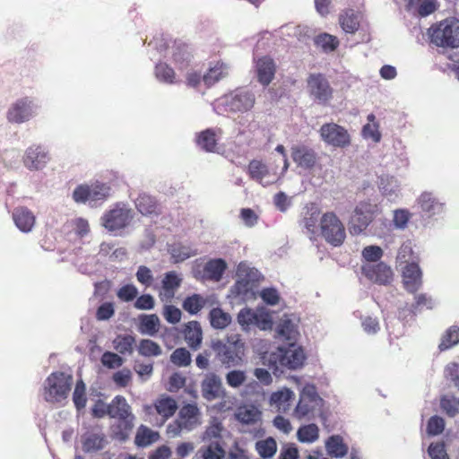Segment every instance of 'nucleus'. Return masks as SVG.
<instances>
[{"instance_id": "412c9836", "label": "nucleus", "mask_w": 459, "mask_h": 459, "mask_svg": "<svg viewBox=\"0 0 459 459\" xmlns=\"http://www.w3.org/2000/svg\"><path fill=\"white\" fill-rule=\"evenodd\" d=\"M48 160V153L40 146H31L26 151L23 162L29 169L38 170L43 169Z\"/></svg>"}, {"instance_id": "423d86ee", "label": "nucleus", "mask_w": 459, "mask_h": 459, "mask_svg": "<svg viewBox=\"0 0 459 459\" xmlns=\"http://www.w3.org/2000/svg\"><path fill=\"white\" fill-rule=\"evenodd\" d=\"M320 233L333 247L341 246L346 238L345 228L333 212H327L320 218Z\"/></svg>"}, {"instance_id": "0eeeda50", "label": "nucleus", "mask_w": 459, "mask_h": 459, "mask_svg": "<svg viewBox=\"0 0 459 459\" xmlns=\"http://www.w3.org/2000/svg\"><path fill=\"white\" fill-rule=\"evenodd\" d=\"M307 88L310 98L319 105L327 106L333 98V89L326 76L321 73L308 75Z\"/></svg>"}, {"instance_id": "79ce46f5", "label": "nucleus", "mask_w": 459, "mask_h": 459, "mask_svg": "<svg viewBox=\"0 0 459 459\" xmlns=\"http://www.w3.org/2000/svg\"><path fill=\"white\" fill-rule=\"evenodd\" d=\"M255 450L263 459H271L277 452V443L273 437H266L255 443Z\"/></svg>"}, {"instance_id": "6ab92c4d", "label": "nucleus", "mask_w": 459, "mask_h": 459, "mask_svg": "<svg viewBox=\"0 0 459 459\" xmlns=\"http://www.w3.org/2000/svg\"><path fill=\"white\" fill-rule=\"evenodd\" d=\"M422 273L416 262L405 265L403 270V282L410 293H415L422 284Z\"/></svg>"}, {"instance_id": "a19ab883", "label": "nucleus", "mask_w": 459, "mask_h": 459, "mask_svg": "<svg viewBox=\"0 0 459 459\" xmlns=\"http://www.w3.org/2000/svg\"><path fill=\"white\" fill-rule=\"evenodd\" d=\"M421 210L429 216L442 210L443 204L439 203L431 193H423L419 198Z\"/></svg>"}, {"instance_id": "4c0bfd02", "label": "nucleus", "mask_w": 459, "mask_h": 459, "mask_svg": "<svg viewBox=\"0 0 459 459\" xmlns=\"http://www.w3.org/2000/svg\"><path fill=\"white\" fill-rule=\"evenodd\" d=\"M196 455L201 459H224L226 451L218 441H215L201 446Z\"/></svg>"}, {"instance_id": "864d4df0", "label": "nucleus", "mask_w": 459, "mask_h": 459, "mask_svg": "<svg viewBox=\"0 0 459 459\" xmlns=\"http://www.w3.org/2000/svg\"><path fill=\"white\" fill-rule=\"evenodd\" d=\"M170 361L178 367H187L191 364V354L186 348H177L170 355Z\"/></svg>"}, {"instance_id": "052dcab7", "label": "nucleus", "mask_w": 459, "mask_h": 459, "mask_svg": "<svg viewBox=\"0 0 459 459\" xmlns=\"http://www.w3.org/2000/svg\"><path fill=\"white\" fill-rule=\"evenodd\" d=\"M223 76V65L221 64L209 69V71L203 76V81L206 86L210 87Z\"/></svg>"}, {"instance_id": "bf43d9fd", "label": "nucleus", "mask_w": 459, "mask_h": 459, "mask_svg": "<svg viewBox=\"0 0 459 459\" xmlns=\"http://www.w3.org/2000/svg\"><path fill=\"white\" fill-rule=\"evenodd\" d=\"M172 59L179 69H183L189 65V54L186 49V46H178L173 52Z\"/></svg>"}, {"instance_id": "a18cd8bd", "label": "nucleus", "mask_w": 459, "mask_h": 459, "mask_svg": "<svg viewBox=\"0 0 459 459\" xmlns=\"http://www.w3.org/2000/svg\"><path fill=\"white\" fill-rule=\"evenodd\" d=\"M457 343H459V326L452 325L442 335L438 348L440 351H446Z\"/></svg>"}, {"instance_id": "338daca9", "label": "nucleus", "mask_w": 459, "mask_h": 459, "mask_svg": "<svg viewBox=\"0 0 459 459\" xmlns=\"http://www.w3.org/2000/svg\"><path fill=\"white\" fill-rule=\"evenodd\" d=\"M411 217V212L406 209H398L394 212V224L398 229H404Z\"/></svg>"}, {"instance_id": "4468645a", "label": "nucleus", "mask_w": 459, "mask_h": 459, "mask_svg": "<svg viewBox=\"0 0 459 459\" xmlns=\"http://www.w3.org/2000/svg\"><path fill=\"white\" fill-rule=\"evenodd\" d=\"M177 410L178 403L176 400L167 394L160 395L152 404H146L143 407V411L146 414H158L161 419V425L170 419L176 413Z\"/></svg>"}, {"instance_id": "39448f33", "label": "nucleus", "mask_w": 459, "mask_h": 459, "mask_svg": "<svg viewBox=\"0 0 459 459\" xmlns=\"http://www.w3.org/2000/svg\"><path fill=\"white\" fill-rule=\"evenodd\" d=\"M238 280L233 286V291L242 299H250L255 295L261 274L258 270L249 267L245 263H240L237 268Z\"/></svg>"}, {"instance_id": "09e8293b", "label": "nucleus", "mask_w": 459, "mask_h": 459, "mask_svg": "<svg viewBox=\"0 0 459 459\" xmlns=\"http://www.w3.org/2000/svg\"><path fill=\"white\" fill-rule=\"evenodd\" d=\"M209 316L212 326L216 329H223L231 322L230 316L219 307L212 308Z\"/></svg>"}, {"instance_id": "5fc2aeb1", "label": "nucleus", "mask_w": 459, "mask_h": 459, "mask_svg": "<svg viewBox=\"0 0 459 459\" xmlns=\"http://www.w3.org/2000/svg\"><path fill=\"white\" fill-rule=\"evenodd\" d=\"M316 44L322 47L325 51H334L339 46L337 37L328 34L321 33L316 38Z\"/></svg>"}, {"instance_id": "c03bdc74", "label": "nucleus", "mask_w": 459, "mask_h": 459, "mask_svg": "<svg viewBox=\"0 0 459 459\" xmlns=\"http://www.w3.org/2000/svg\"><path fill=\"white\" fill-rule=\"evenodd\" d=\"M206 305V299L200 294H193L187 296L183 303L182 307L184 310L191 315H196L199 313L204 307Z\"/></svg>"}, {"instance_id": "7ed1b4c3", "label": "nucleus", "mask_w": 459, "mask_h": 459, "mask_svg": "<svg viewBox=\"0 0 459 459\" xmlns=\"http://www.w3.org/2000/svg\"><path fill=\"white\" fill-rule=\"evenodd\" d=\"M221 362L227 368L237 367L243 361L245 346L238 335L228 337L225 342L217 341L212 343Z\"/></svg>"}, {"instance_id": "aec40b11", "label": "nucleus", "mask_w": 459, "mask_h": 459, "mask_svg": "<svg viewBox=\"0 0 459 459\" xmlns=\"http://www.w3.org/2000/svg\"><path fill=\"white\" fill-rule=\"evenodd\" d=\"M182 283V278L175 271L168 272L161 281V291L159 296L162 301H170Z\"/></svg>"}, {"instance_id": "4d7b16f0", "label": "nucleus", "mask_w": 459, "mask_h": 459, "mask_svg": "<svg viewBox=\"0 0 459 459\" xmlns=\"http://www.w3.org/2000/svg\"><path fill=\"white\" fill-rule=\"evenodd\" d=\"M413 249L410 241L403 243L399 250L396 256V260L399 264H411L413 261Z\"/></svg>"}, {"instance_id": "680f3d73", "label": "nucleus", "mask_w": 459, "mask_h": 459, "mask_svg": "<svg viewBox=\"0 0 459 459\" xmlns=\"http://www.w3.org/2000/svg\"><path fill=\"white\" fill-rule=\"evenodd\" d=\"M162 316L168 323L175 325L181 320L182 312L173 305H165L163 307Z\"/></svg>"}, {"instance_id": "cd10ccee", "label": "nucleus", "mask_w": 459, "mask_h": 459, "mask_svg": "<svg viewBox=\"0 0 459 459\" xmlns=\"http://www.w3.org/2000/svg\"><path fill=\"white\" fill-rule=\"evenodd\" d=\"M339 24L342 30L346 33L355 34L360 25V13L348 8L339 14Z\"/></svg>"}, {"instance_id": "de8ad7c7", "label": "nucleus", "mask_w": 459, "mask_h": 459, "mask_svg": "<svg viewBox=\"0 0 459 459\" xmlns=\"http://www.w3.org/2000/svg\"><path fill=\"white\" fill-rule=\"evenodd\" d=\"M297 436L300 442L313 443L319 437V429L314 423L304 425L298 429Z\"/></svg>"}, {"instance_id": "dca6fc26", "label": "nucleus", "mask_w": 459, "mask_h": 459, "mask_svg": "<svg viewBox=\"0 0 459 459\" xmlns=\"http://www.w3.org/2000/svg\"><path fill=\"white\" fill-rule=\"evenodd\" d=\"M290 152L291 159L299 168L311 170L315 169L318 163L316 152L306 144L293 145L290 148Z\"/></svg>"}, {"instance_id": "b1692460", "label": "nucleus", "mask_w": 459, "mask_h": 459, "mask_svg": "<svg viewBox=\"0 0 459 459\" xmlns=\"http://www.w3.org/2000/svg\"><path fill=\"white\" fill-rule=\"evenodd\" d=\"M13 219L16 227L22 232L31 231L36 222V217L27 207H17L13 212Z\"/></svg>"}, {"instance_id": "6e6552de", "label": "nucleus", "mask_w": 459, "mask_h": 459, "mask_svg": "<svg viewBox=\"0 0 459 459\" xmlns=\"http://www.w3.org/2000/svg\"><path fill=\"white\" fill-rule=\"evenodd\" d=\"M319 134L325 143L334 148L344 149L350 146L351 143L348 130L333 122L322 125Z\"/></svg>"}, {"instance_id": "0e129e2a", "label": "nucleus", "mask_w": 459, "mask_h": 459, "mask_svg": "<svg viewBox=\"0 0 459 459\" xmlns=\"http://www.w3.org/2000/svg\"><path fill=\"white\" fill-rule=\"evenodd\" d=\"M246 378L247 377L245 372L241 370H232L226 375L227 384L233 388L242 385L246 381Z\"/></svg>"}, {"instance_id": "f3484780", "label": "nucleus", "mask_w": 459, "mask_h": 459, "mask_svg": "<svg viewBox=\"0 0 459 459\" xmlns=\"http://www.w3.org/2000/svg\"><path fill=\"white\" fill-rule=\"evenodd\" d=\"M361 271L367 279L379 285H388L394 278L391 267L383 262L376 264H363Z\"/></svg>"}, {"instance_id": "20e7f679", "label": "nucleus", "mask_w": 459, "mask_h": 459, "mask_svg": "<svg viewBox=\"0 0 459 459\" xmlns=\"http://www.w3.org/2000/svg\"><path fill=\"white\" fill-rule=\"evenodd\" d=\"M71 385V376L63 372H53L45 381L44 399L48 403H59L68 396Z\"/></svg>"}, {"instance_id": "69168bd1", "label": "nucleus", "mask_w": 459, "mask_h": 459, "mask_svg": "<svg viewBox=\"0 0 459 459\" xmlns=\"http://www.w3.org/2000/svg\"><path fill=\"white\" fill-rule=\"evenodd\" d=\"M123 362L124 360L119 355L110 351L104 352L101 357V363L108 368H119Z\"/></svg>"}, {"instance_id": "f03ea898", "label": "nucleus", "mask_w": 459, "mask_h": 459, "mask_svg": "<svg viewBox=\"0 0 459 459\" xmlns=\"http://www.w3.org/2000/svg\"><path fill=\"white\" fill-rule=\"evenodd\" d=\"M202 424V414L195 403L184 404L177 418L166 428L169 437L181 436L183 431L190 432Z\"/></svg>"}, {"instance_id": "bb28decb", "label": "nucleus", "mask_w": 459, "mask_h": 459, "mask_svg": "<svg viewBox=\"0 0 459 459\" xmlns=\"http://www.w3.org/2000/svg\"><path fill=\"white\" fill-rule=\"evenodd\" d=\"M183 334L185 341L192 350L200 348L203 341V330L198 321L193 320L185 324Z\"/></svg>"}, {"instance_id": "f704fd0d", "label": "nucleus", "mask_w": 459, "mask_h": 459, "mask_svg": "<svg viewBox=\"0 0 459 459\" xmlns=\"http://www.w3.org/2000/svg\"><path fill=\"white\" fill-rule=\"evenodd\" d=\"M169 253L174 264L184 262L185 260L197 255V251L189 245H184L181 242H176L169 246Z\"/></svg>"}, {"instance_id": "1a4fd4ad", "label": "nucleus", "mask_w": 459, "mask_h": 459, "mask_svg": "<svg viewBox=\"0 0 459 459\" xmlns=\"http://www.w3.org/2000/svg\"><path fill=\"white\" fill-rule=\"evenodd\" d=\"M321 399L314 385H306L299 395V401L294 409L293 415L298 420L313 419Z\"/></svg>"}, {"instance_id": "c85d7f7f", "label": "nucleus", "mask_w": 459, "mask_h": 459, "mask_svg": "<svg viewBox=\"0 0 459 459\" xmlns=\"http://www.w3.org/2000/svg\"><path fill=\"white\" fill-rule=\"evenodd\" d=\"M201 388L202 394L206 400L212 401L219 398L221 392V378L214 373H210L203 380Z\"/></svg>"}, {"instance_id": "f8f14e48", "label": "nucleus", "mask_w": 459, "mask_h": 459, "mask_svg": "<svg viewBox=\"0 0 459 459\" xmlns=\"http://www.w3.org/2000/svg\"><path fill=\"white\" fill-rule=\"evenodd\" d=\"M379 209L377 204L364 201L358 204L351 217V230L359 234L372 222Z\"/></svg>"}, {"instance_id": "58836bf2", "label": "nucleus", "mask_w": 459, "mask_h": 459, "mask_svg": "<svg viewBox=\"0 0 459 459\" xmlns=\"http://www.w3.org/2000/svg\"><path fill=\"white\" fill-rule=\"evenodd\" d=\"M156 78L167 84H177L179 80L177 79V74L174 69L167 63L160 62L155 65L154 69Z\"/></svg>"}, {"instance_id": "393cba45", "label": "nucleus", "mask_w": 459, "mask_h": 459, "mask_svg": "<svg viewBox=\"0 0 459 459\" xmlns=\"http://www.w3.org/2000/svg\"><path fill=\"white\" fill-rule=\"evenodd\" d=\"M256 74L258 82L264 86H267L274 78L275 64L273 60L268 56H263L256 61Z\"/></svg>"}, {"instance_id": "774afa93", "label": "nucleus", "mask_w": 459, "mask_h": 459, "mask_svg": "<svg viewBox=\"0 0 459 459\" xmlns=\"http://www.w3.org/2000/svg\"><path fill=\"white\" fill-rule=\"evenodd\" d=\"M428 452L431 459H449L445 444L442 442L430 444Z\"/></svg>"}, {"instance_id": "4be33fe9", "label": "nucleus", "mask_w": 459, "mask_h": 459, "mask_svg": "<svg viewBox=\"0 0 459 459\" xmlns=\"http://www.w3.org/2000/svg\"><path fill=\"white\" fill-rule=\"evenodd\" d=\"M221 134V130L220 128H208L197 134L195 143L203 151L215 152Z\"/></svg>"}, {"instance_id": "9b49d317", "label": "nucleus", "mask_w": 459, "mask_h": 459, "mask_svg": "<svg viewBox=\"0 0 459 459\" xmlns=\"http://www.w3.org/2000/svg\"><path fill=\"white\" fill-rule=\"evenodd\" d=\"M306 357L300 347H296L294 342H290L288 348L279 347L272 354V360L275 364L290 369H297L304 364Z\"/></svg>"}, {"instance_id": "a211bd4d", "label": "nucleus", "mask_w": 459, "mask_h": 459, "mask_svg": "<svg viewBox=\"0 0 459 459\" xmlns=\"http://www.w3.org/2000/svg\"><path fill=\"white\" fill-rule=\"evenodd\" d=\"M33 102L28 98H22L16 100L7 112V119L11 123H23L29 120L33 111Z\"/></svg>"}, {"instance_id": "8fccbe9b", "label": "nucleus", "mask_w": 459, "mask_h": 459, "mask_svg": "<svg viewBox=\"0 0 459 459\" xmlns=\"http://www.w3.org/2000/svg\"><path fill=\"white\" fill-rule=\"evenodd\" d=\"M114 348L121 354H131L133 352L135 339L134 336L126 334L118 335L113 342Z\"/></svg>"}, {"instance_id": "49530a36", "label": "nucleus", "mask_w": 459, "mask_h": 459, "mask_svg": "<svg viewBox=\"0 0 459 459\" xmlns=\"http://www.w3.org/2000/svg\"><path fill=\"white\" fill-rule=\"evenodd\" d=\"M326 448L328 453L335 457H342L348 452V447L340 436L330 437L326 442Z\"/></svg>"}, {"instance_id": "e433bc0d", "label": "nucleus", "mask_w": 459, "mask_h": 459, "mask_svg": "<svg viewBox=\"0 0 459 459\" xmlns=\"http://www.w3.org/2000/svg\"><path fill=\"white\" fill-rule=\"evenodd\" d=\"M247 173L250 178L266 186L273 181H264V178L269 175V169L265 163L262 160H252L247 166Z\"/></svg>"}, {"instance_id": "9d476101", "label": "nucleus", "mask_w": 459, "mask_h": 459, "mask_svg": "<svg viewBox=\"0 0 459 459\" xmlns=\"http://www.w3.org/2000/svg\"><path fill=\"white\" fill-rule=\"evenodd\" d=\"M110 186L106 183L80 185L74 190L73 198L76 203L103 202L110 196Z\"/></svg>"}, {"instance_id": "ea45409f", "label": "nucleus", "mask_w": 459, "mask_h": 459, "mask_svg": "<svg viewBox=\"0 0 459 459\" xmlns=\"http://www.w3.org/2000/svg\"><path fill=\"white\" fill-rule=\"evenodd\" d=\"M137 210L143 215L158 213V204L154 197L142 194L135 202Z\"/></svg>"}, {"instance_id": "c756f323", "label": "nucleus", "mask_w": 459, "mask_h": 459, "mask_svg": "<svg viewBox=\"0 0 459 459\" xmlns=\"http://www.w3.org/2000/svg\"><path fill=\"white\" fill-rule=\"evenodd\" d=\"M294 397L295 394L290 388L283 387L271 394L270 404L278 411L286 412L290 410Z\"/></svg>"}, {"instance_id": "2eb2a0df", "label": "nucleus", "mask_w": 459, "mask_h": 459, "mask_svg": "<svg viewBox=\"0 0 459 459\" xmlns=\"http://www.w3.org/2000/svg\"><path fill=\"white\" fill-rule=\"evenodd\" d=\"M255 95L248 91H236L225 99L226 110L230 112H247L255 105Z\"/></svg>"}, {"instance_id": "7c9ffc66", "label": "nucleus", "mask_w": 459, "mask_h": 459, "mask_svg": "<svg viewBox=\"0 0 459 459\" xmlns=\"http://www.w3.org/2000/svg\"><path fill=\"white\" fill-rule=\"evenodd\" d=\"M227 268L226 262L221 258L210 259L203 269L202 278L208 281H219Z\"/></svg>"}, {"instance_id": "c9c22d12", "label": "nucleus", "mask_w": 459, "mask_h": 459, "mask_svg": "<svg viewBox=\"0 0 459 459\" xmlns=\"http://www.w3.org/2000/svg\"><path fill=\"white\" fill-rule=\"evenodd\" d=\"M160 436L159 432L151 429L145 425H140L134 437V444L138 447H146L157 442Z\"/></svg>"}, {"instance_id": "a878e982", "label": "nucleus", "mask_w": 459, "mask_h": 459, "mask_svg": "<svg viewBox=\"0 0 459 459\" xmlns=\"http://www.w3.org/2000/svg\"><path fill=\"white\" fill-rule=\"evenodd\" d=\"M135 417L120 419L109 427L110 437L119 442L128 439L131 431L134 427Z\"/></svg>"}, {"instance_id": "37998d69", "label": "nucleus", "mask_w": 459, "mask_h": 459, "mask_svg": "<svg viewBox=\"0 0 459 459\" xmlns=\"http://www.w3.org/2000/svg\"><path fill=\"white\" fill-rule=\"evenodd\" d=\"M106 444L107 439L103 433H91L82 441V448L85 452H94L104 448Z\"/></svg>"}, {"instance_id": "6e6d98bb", "label": "nucleus", "mask_w": 459, "mask_h": 459, "mask_svg": "<svg viewBox=\"0 0 459 459\" xmlns=\"http://www.w3.org/2000/svg\"><path fill=\"white\" fill-rule=\"evenodd\" d=\"M138 296V290L134 284H126L117 290V297L122 302H131Z\"/></svg>"}, {"instance_id": "f257e3e1", "label": "nucleus", "mask_w": 459, "mask_h": 459, "mask_svg": "<svg viewBox=\"0 0 459 459\" xmlns=\"http://www.w3.org/2000/svg\"><path fill=\"white\" fill-rule=\"evenodd\" d=\"M430 42L443 48H459V20L451 17L433 24L429 29Z\"/></svg>"}, {"instance_id": "5701e85b", "label": "nucleus", "mask_w": 459, "mask_h": 459, "mask_svg": "<svg viewBox=\"0 0 459 459\" xmlns=\"http://www.w3.org/2000/svg\"><path fill=\"white\" fill-rule=\"evenodd\" d=\"M235 418L242 425L255 426L261 422L262 412L255 405L244 404L238 407Z\"/></svg>"}, {"instance_id": "2f4dec72", "label": "nucleus", "mask_w": 459, "mask_h": 459, "mask_svg": "<svg viewBox=\"0 0 459 459\" xmlns=\"http://www.w3.org/2000/svg\"><path fill=\"white\" fill-rule=\"evenodd\" d=\"M108 416L114 419H126L135 417L132 413L131 406L122 395L115 396L108 403Z\"/></svg>"}, {"instance_id": "72a5a7b5", "label": "nucleus", "mask_w": 459, "mask_h": 459, "mask_svg": "<svg viewBox=\"0 0 459 459\" xmlns=\"http://www.w3.org/2000/svg\"><path fill=\"white\" fill-rule=\"evenodd\" d=\"M320 213V209L315 203H310L305 207L302 221L304 227L311 234H316L317 232Z\"/></svg>"}, {"instance_id": "ddd939ff", "label": "nucleus", "mask_w": 459, "mask_h": 459, "mask_svg": "<svg viewBox=\"0 0 459 459\" xmlns=\"http://www.w3.org/2000/svg\"><path fill=\"white\" fill-rule=\"evenodd\" d=\"M133 219L132 210L126 205H116L101 217L102 225L108 231L121 230L129 225Z\"/></svg>"}, {"instance_id": "3c124183", "label": "nucleus", "mask_w": 459, "mask_h": 459, "mask_svg": "<svg viewBox=\"0 0 459 459\" xmlns=\"http://www.w3.org/2000/svg\"><path fill=\"white\" fill-rule=\"evenodd\" d=\"M278 334L288 342H295L298 335L296 326L290 319L282 320L278 325Z\"/></svg>"}, {"instance_id": "473e14b6", "label": "nucleus", "mask_w": 459, "mask_h": 459, "mask_svg": "<svg viewBox=\"0 0 459 459\" xmlns=\"http://www.w3.org/2000/svg\"><path fill=\"white\" fill-rule=\"evenodd\" d=\"M160 321L156 314H142L138 316L137 330L142 334L155 336L160 331Z\"/></svg>"}, {"instance_id": "e2e57ef3", "label": "nucleus", "mask_w": 459, "mask_h": 459, "mask_svg": "<svg viewBox=\"0 0 459 459\" xmlns=\"http://www.w3.org/2000/svg\"><path fill=\"white\" fill-rule=\"evenodd\" d=\"M445 429V420L439 416H432L429 418L427 425V433L429 436H437L441 434Z\"/></svg>"}, {"instance_id": "13d9d810", "label": "nucleus", "mask_w": 459, "mask_h": 459, "mask_svg": "<svg viewBox=\"0 0 459 459\" xmlns=\"http://www.w3.org/2000/svg\"><path fill=\"white\" fill-rule=\"evenodd\" d=\"M73 401L77 410H81L86 405L87 399L85 396V385L82 380L76 383L73 394Z\"/></svg>"}, {"instance_id": "603ef678", "label": "nucleus", "mask_w": 459, "mask_h": 459, "mask_svg": "<svg viewBox=\"0 0 459 459\" xmlns=\"http://www.w3.org/2000/svg\"><path fill=\"white\" fill-rule=\"evenodd\" d=\"M138 352L144 357L159 356L161 354V348L154 341L143 339L139 342Z\"/></svg>"}]
</instances>
